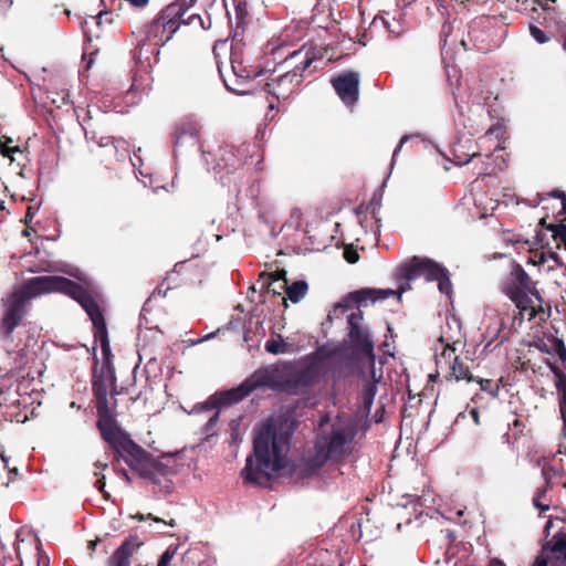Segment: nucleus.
<instances>
[{
	"mask_svg": "<svg viewBox=\"0 0 566 566\" xmlns=\"http://www.w3.org/2000/svg\"><path fill=\"white\" fill-rule=\"evenodd\" d=\"M61 292L75 300L90 316L96 339H99L103 354L111 352L107 337V328L98 304L82 286L63 276H35L14 289L4 301V315L1 322V331L10 335L19 325L25 314V307L30 300L45 293Z\"/></svg>",
	"mask_w": 566,
	"mask_h": 566,
	"instance_id": "f257e3e1",
	"label": "nucleus"
},
{
	"mask_svg": "<svg viewBox=\"0 0 566 566\" xmlns=\"http://www.w3.org/2000/svg\"><path fill=\"white\" fill-rule=\"evenodd\" d=\"M289 433L275 432V420L269 418L255 428L253 454L247 459L241 475L248 483L261 484L286 465Z\"/></svg>",
	"mask_w": 566,
	"mask_h": 566,
	"instance_id": "f03ea898",
	"label": "nucleus"
},
{
	"mask_svg": "<svg viewBox=\"0 0 566 566\" xmlns=\"http://www.w3.org/2000/svg\"><path fill=\"white\" fill-rule=\"evenodd\" d=\"M363 313L359 308L350 312L347 316V323L349 328V339L357 353L366 355L369 360L374 364V342L370 337L368 329L361 324ZM371 378L366 381L363 390V405L361 415L367 417L370 413L375 397L377 395V385L382 378V373H377L375 366H371Z\"/></svg>",
	"mask_w": 566,
	"mask_h": 566,
	"instance_id": "7ed1b4c3",
	"label": "nucleus"
},
{
	"mask_svg": "<svg viewBox=\"0 0 566 566\" xmlns=\"http://www.w3.org/2000/svg\"><path fill=\"white\" fill-rule=\"evenodd\" d=\"M418 277L437 282L439 292L451 297L453 289L447 268L431 259L419 256H413L409 263L400 265L397 270L396 279L401 281L398 287L399 297L411 289L410 282Z\"/></svg>",
	"mask_w": 566,
	"mask_h": 566,
	"instance_id": "20e7f679",
	"label": "nucleus"
},
{
	"mask_svg": "<svg viewBox=\"0 0 566 566\" xmlns=\"http://www.w3.org/2000/svg\"><path fill=\"white\" fill-rule=\"evenodd\" d=\"M317 60L311 48L302 46L290 53L281 64L283 72L266 83L268 92L277 99L286 98L302 82L303 73Z\"/></svg>",
	"mask_w": 566,
	"mask_h": 566,
	"instance_id": "39448f33",
	"label": "nucleus"
},
{
	"mask_svg": "<svg viewBox=\"0 0 566 566\" xmlns=\"http://www.w3.org/2000/svg\"><path fill=\"white\" fill-rule=\"evenodd\" d=\"M354 437V428L348 421L342 419L334 421L329 431L323 432L317 437L315 453L310 459L311 468H321L328 460L338 458L345 452Z\"/></svg>",
	"mask_w": 566,
	"mask_h": 566,
	"instance_id": "423d86ee",
	"label": "nucleus"
},
{
	"mask_svg": "<svg viewBox=\"0 0 566 566\" xmlns=\"http://www.w3.org/2000/svg\"><path fill=\"white\" fill-rule=\"evenodd\" d=\"M187 11V9H184V4L181 2L169 4L165 10H163L160 17L149 25V38H158L161 32L163 34L156 44L160 42V44L164 45L172 38L174 33L181 24H198L201 30H209L211 28V20L209 17L207 21L196 13H191L185 18Z\"/></svg>",
	"mask_w": 566,
	"mask_h": 566,
	"instance_id": "0eeeda50",
	"label": "nucleus"
},
{
	"mask_svg": "<svg viewBox=\"0 0 566 566\" xmlns=\"http://www.w3.org/2000/svg\"><path fill=\"white\" fill-rule=\"evenodd\" d=\"M317 376L318 366L312 360L284 364V392L300 394L311 386Z\"/></svg>",
	"mask_w": 566,
	"mask_h": 566,
	"instance_id": "6e6552de",
	"label": "nucleus"
},
{
	"mask_svg": "<svg viewBox=\"0 0 566 566\" xmlns=\"http://www.w3.org/2000/svg\"><path fill=\"white\" fill-rule=\"evenodd\" d=\"M115 450L127 465L144 478L151 479L153 470L159 465L154 458L128 437Z\"/></svg>",
	"mask_w": 566,
	"mask_h": 566,
	"instance_id": "1a4fd4ad",
	"label": "nucleus"
},
{
	"mask_svg": "<svg viewBox=\"0 0 566 566\" xmlns=\"http://www.w3.org/2000/svg\"><path fill=\"white\" fill-rule=\"evenodd\" d=\"M253 392L250 382L245 379L239 386L211 396L206 402L196 405L190 413L210 412L220 406H229L242 401Z\"/></svg>",
	"mask_w": 566,
	"mask_h": 566,
	"instance_id": "9d476101",
	"label": "nucleus"
},
{
	"mask_svg": "<svg viewBox=\"0 0 566 566\" xmlns=\"http://www.w3.org/2000/svg\"><path fill=\"white\" fill-rule=\"evenodd\" d=\"M436 365L439 370L446 371L447 380H473L469 368L459 360L455 349L450 345H446L442 353L436 357Z\"/></svg>",
	"mask_w": 566,
	"mask_h": 566,
	"instance_id": "9b49d317",
	"label": "nucleus"
},
{
	"mask_svg": "<svg viewBox=\"0 0 566 566\" xmlns=\"http://www.w3.org/2000/svg\"><path fill=\"white\" fill-rule=\"evenodd\" d=\"M247 379L253 391L262 388L284 391V364L261 367Z\"/></svg>",
	"mask_w": 566,
	"mask_h": 566,
	"instance_id": "f8f14e48",
	"label": "nucleus"
},
{
	"mask_svg": "<svg viewBox=\"0 0 566 566\" xmlns=\"http://www.w3.org/2000/svg\"><path fill=\"white\" fill-rule=\"evenodd\" d=\"M331 83L343 103L353 106L357 102L359 85L357 73L345 72L337 77H333Z\"/></svg>",
	"mask_w": 566,
	"mask_h": 566,
	"instance_id": "ddd939ff",
	"label": "nucleus"
},
{
	"mask_svg": "<svg viewBox=\"0 0 566 566\" xmlns=\"http://www.w3.org/2000/svg\"><path fill=\"white\" fill-rule=\"evenodd\" d=\"M199 149V126L192 120L182 122L175 133V153Z\"/></svg>",
	"mask_w": 566,
	"mask_h": 566,
	"instance_id": "4468645a",
	"label": "nucleus"
},
{
	"mask_svg": "<svg viewBox=\"0 0 566 566\" xmlns=\"http://www.w3.org/2000/svg\"><path fill=\"white\" fill-rule=\"evenodd\" d=\"M548 546L554 559L551 565L547 557L542 554L536 557L532 566H566V534L562 532L555 534Z\"/></svg>",
	"mask_w": 566,
	"mask_h": 566,
	"instance_id": "2eb2a0df",
	"label": "nucleus"
},
{
	"mask_svg": "<svg viewBox=\"0 0 566 566\" xmlns=\"http://www.w3.org/2000/svg\"><path fill=\"white\" fill-rule=\"evenodd\" d=\"M504 326L505 322L503 313L494 308L486 310L483 319V342H485V349L499 338Z\"/></svg>",
	"mask_w": 566,
	"mask_h": 566,
	"instance_id": "dca6fc26",
	"label": "nucleus"
},
{
	"mask_svg": "<svg viewBox=\"0 0 566 566\" xmlns=\"http://www.w3.org/2000/svg\"><path fill=\"white\" fill-rule=\"evenodd\" d=\"M98 416L97 427L103 439L116 449L127 436L119 430L113 418L107 413V410L98 407Z\"/></svg>",
	"mask_w": 566,
	"mask_h": 566,
	"instance_id": "f3484780",
	"label": "nucleus"
},
{
	"mask_svg": "<svg viewBox=\"0 0 566 566\" xmlns=\"http://www.w3.org/2000/svg\"><path fill=\"white\" fill-rule=\"evenodd\" d=\"M143 542L138 536H129L122 545L114 552L109 558V566H130V557L139 547Z\"/></svg>",
	"mask_w": 566,
	"mask_h": 566,
	"instance_id": "a211bd4d",
	"label": "nucleus"
},
{
	"mask_svg": "<svg viewBox=\"0 0 566 566\" xmlns=\"http://www.w3.org/2000/svg\"><path fill=\"white\" fill-rule=\"evenodd\" d=\"M397 294L396 291L390 289L385 290H375V289H363L353 294L355 301L359 304H366L368 301L376 302L380 300H386L392 295Z\"/></svg>",
	"mask_w": 566,
	"mask_h": 566,
	"instance_id": "6ab92c4d",
	"label": "nucleus"
},
{
	"mask_svg": "<svg viewBox=\"0 0 566 566\" xmlns=\"http://www.w3.org/2000/svg\"><path fill=\"white\" fill-rule=\"evenodd\" d=\"M505 294L515 303L516 307L526 311L530 307L531 298L526 290L512 287L511 284L505 286Z\"/></svg>",
	"mask_w": 566,
	"mask_h": 566,
	"instance_id": "aec40b11",
	"label": "nucleus"
},
{
	"mask_svg": "<svg viewBox=\"0 0 566 566\" xmlns=\"http://www.w3.org/2000/svg\"><path fill=\"white\" fill-rule=\"evenodd\" d=\"M286 272L284 270L276 271L275 273H261L259 283L262 285V287L271 289L273 284H279V289H285L286 286V280H285Z\"/></svg>",
	"mask_w": 566,
	"mask_h": 566,
	"instance_id": "412c9836",
	"label": "nucleus"
},
{
	"mask_svg": "<svg viewBox=\"0 0 566 566\" xmlns=\"http://www.w3.org/2000/svg\"><path fill=\"white\" fill-rule=\"evenodd\" d=\"M546 229L552 233L553 242L559 250L566 251V224H547Z\"/></svg>",
	"mask_w": 566,
	"mask_h": 566,
	"instance_id": "4be33fe9",
	"label": "nucleus"
},
{
	"mask_svg": "<svg viewBox=\"0 0 566 566\" xmlns=\"http://www.w3.org/2000/svg\"><path fill=\"white\" fill-rule=\"evenodd\" d=\"M307 289L305 281H297L290 286H285L286 295L292 303L300 302L306 295Z\"/></svg>",
	"mask_w": 566,
	"mask_h": 566,
	"instance_id": "5701e85b",
	"label": "nucleus"
},
{
	"mask_svg": "<svg viewBox=\"0 0 566 566\" xmlns=\"http://www.w3.org/2000/svg\"><path fill=\"white\" fill-rule=\"evenodd\" d=\"M264 348L268 353L273 355L285 354L289 350V344L279 335L265 342Z\"/></svg>",
	"mask_w": 566,
	"mask_h": 566,
	"instance_id": "b1692460",
	"label": "nucleus"
},
{
	"mask_svg": "<svg viewBox=\"0 0 566 566\" xmlns=\"http://www.w3.org/2000/svg\"><path fill=\"white\" fill-rule=\"evenodd\" d=\"M378 21H380L382 23V25L386 27L387 30L390 33H392L395 36H399L403 31L401 23L396 19H392V21H389L388 19L380 17V18H376L374 20V23H377Z\"/></svg>",
	"mask_w": 566,
	"mask_h": 566,
	"instance_id": "393cba45",
	"label": "nucleus"
},
{
	"mask_svg": "<svg viewBox=\"0 0 566 566\" xmlns=\"http://www.w3.org/2000/svg\"><path fill=\"white\" fill-rule=\"evenodd\" d=\"M201 413L202 412H200L199 415H201ZM209 413H211V415L208 416L207 423L203 427V433L206 434L207 438L213 437L216 434V427H217V422L219 419L218 410L214 409L213 411H210Z\"/></svg>",
	"mask_w": 566,
	"mask_h": 566,
	"instance_id": "a878e982",
	"label": "nucleus"
},
{
	"mask_svg": "<svg viewBox=\"0 0 566 566\" xmlns=\"http://www.w3.org/2000/svg\"><path fill=\"white\" fill-rule=\"evenodd\" d=\"M557 390L563 394V398L559 401V409L563 418L565 419L566 412V378L559 377L556 384Z\"/></svg>",
	"mask_w": 566,
	"mask_h": 566,
	"instance_id": "bb28decb",
	"label": "nucleus"
},
{
	"mask_svg": "<svg viewBox=\"0 0 566 566\" xmlns=\"http://www.w3.org/2000/svg\"><path fill=\"white\" fill-rule=\"evenodd\" d=\"M515 280L518 283V289L527 290L531 283V279L528 274L521 268H518L514 273ZM514 287H517L515 285Z\"/></svg>",
	"mask_w": 566,
	"mask_h": 566,
	"instance_id": "cd10ccee",
	"label": "nucleus"
},
{
	"mask_svg": "<svg viewBox=\"0 0 566 566\" xmlns=\"http://www.w3.org/2000/svg\"><path fill=\"white\" fill-rule=\"evenodd\" d=\"M481 387V390L490 394L492 397H496L500 391V387L496 384H493L490 379H479L478 380Z\"/></svg>",
	"mask_w": 566,
	"mask_h": 566,
	"instance_id": "c85d7f7f",
	"label": "nucleus"
},
{
	"mask_svg": "<svg viewBox=\"0 0 566 566\" xmlns=\"http://www.w3.org/2000/svg\"><path fill=\"white\" fill-rule=\"evenodd\" d=\"M31 354L28 350H21L15 357H14V365L15 368L21 371L24 369V367L28 365L29 360L31 359Z\"/></svg>",
	"mask_w": 566,
	"mask_h": 566,
	"instance_id": "c756f323",
	"label": "nucleus"
},
{
	"mask_svg": "<svg viewBox=\"0 0 566 566\" xmlns=\"http://www.w3.org/2000/svg\"><path fill=\"white\" fill-rule=\"evenodd\" d=\"M545 494L546 490H542L533 499V505L542 512L549 510V503L544 501Z\"/></svg>",
	"mask_w": 566,
	"mask_h": 566,
	"instance_id": "7c9ffc66",
	"label": "nucleus"
},
{
	"mask_svg": "<svg viewBox=\"0 0 566 566\" xmlns=\"http://www.w3.org/2000/svg\"><path fill=\"white\" fill-rule=\"evenodd\" d=\"M530 33L533 36V39L539 44L546 43L548 41V36L546 35V33L536 25L530 27Z\"/></svg>",
	"mask_w": 566,
	"mask_h": 566,
	"instance_id": "2f4dec72",
	"label": "nucleus"
},
{
	"mask_svg": "<svg viewBox=\"0 0 566 566\" xmlns=\"http://www.w3.org/2000/svg\"><path fill=\"white\" fill-rule=\"evenodd\" d=\"M536 2L538 3V6L542 7V9L546 12V17L545 19L546 20H553L554 19V14L556 13L555 12V9L549 4V3H554L556 2V0H536Z\"/></svg>",
	"mask_w": 566,
	"mask_h": 566,
	"instance_id": "473e14b6",
	"label": "nucleus"
},
{
	"mask_svg": "<svg viewBox=\"0 0 566 566\" xmlns=\"http://www.w3.org/2000/svg\"><path fill=\"white\" fill-rule=\"evenodd\" d=\"M38 541L34 538L32 545H34L35 549V556H36V566H50V559L49 557L41 552L38 543Z\"/></svg>",
	"mask_w": 566,
	"mask_h": 566,
	"instance_id": "72a5a7b5",
	"label": "nucleus"
},
{
	"mask_svg": "<svg viewBox=\"0 0 566 566\" xmlns=\"http://www.w3.org/2000/svg\"><path fill=\"white\" fill-rule=\"evenodd\" d=\"M95 396L97 398V408H102L106 410V398H107V391L106 388H102L101 386H97L94 388Z\"/></svg>",
	"mask_w": 566,
	"mask_h": 566,
	"instance_id": "f704fd0d",
	"label": "nucleus"
},
{
	"mask_svg": "<svg viewBox=\"0 0 566 566\" xmlns=\"http://www.w3.org/2000/svg\"><path fill=\"white\" fill-rule=\"evenodd\" d=\"M177 549L176 548H167L163 555L160 556V559L157 564V566H169L171 560L174 559L176 555Z\"/></svg>",
	"mask_w": 566,
	"mask_h": 566,
	"instance_id": "c9c22d12",
	"label": "nucleus"
},
{
	"mask_svg": "<svg viewBox=\"0 0 566 566\" xmlns=\"http://www.w3.org/2000/svg\"><path fill=\"white\" fill-rule=\"evenodd\" d=\"M134 518H136V520H138V521H145V520H147V518H151L154 522L163 523V524H165V525H169V526H175V525H176L175 520H170L169 522H166V521H164V520H161V518H159V517H155V516H153L151 514L144 515V514L138 513V514H136V515L134 516Z\"/></svg>",
	"mask_w": 566,
	"mask_h": 566,
	"instance_id": "e433bc0d",
	"label": "nucleus"
},
{
	"mask_svg": "<svg viewBox=\"0 0 566 566\" xmlns=\"http://www.w3.org/2000/svg\"><path fill=\"white\" fill-rule=\"evenodd\" d=\"M239 427H240L239 420L231 421L230 431H231V439H232L233 443H237L241 440Z\"/></svg>",
	"mask_w": 566,
	"mask_h": 566,
	"instance_id": "4c0bfd02",
	"label": "nucleus"
},
{
	"mask_svg": "<svg viewBox=\"0 0 566 566\" xmlns=\"http://www.w3.org/2000/svg\"><path fill=\"white\" fill-rule=\"evenodd\" d=\"M555 350L558 358L564 363L566 361V346L563 340L557 339L555 342Z\"/></svg>",
	"mask_w": 566,
	"mask_h": 566,
	"instance_id": "58836bf2",
	"label": "nucleus"
},
{
	"mask_svg": "<svg viewBox=\"0 0 566 566\" xmlns=\"http://www.w3.org/2000/svg\"><path fill=\"white\" fill-rule=\"evenodd\" d=\"M555 25L557 30L562 33V35L566 36V17L558 15L555 20Z\"/></svg>",
	"mask_w": 566,
	"mask_h": 566,
	"instance_id": "ea45409f",
	"label": "nucleus"
},
{
	"mask_svg": "<svg viewBox=\"0 0 566 566\" xmlns=\"http://www.w3.org/2000/svg\"><path fill=\"white\" fill-rule=\"evenodd\" d=\"M415 136H403L400 142H399V145L398 147L394 150V154H392V161L396 159V157L398 156L399 151L401 150L402 146L405 145V143H407L409 139L413 138Z\"/></svg>",
	"mask_w": 566,
	"mask_h": 566,
	"instance_id": "a19ab883",
	"label": "nucleus"
},
{
	"mask_svg": "<svg viewBox=\"0 0 566 566\" xmlns=\"http://www.w3.org/2000/svg\"><path fill=\"white\" fill-rule=\"evenodd\" d=\"M344 254H345V259L349 263H355L358 261V253L356 251L346 250Z\"/></svg>",
	"mask_w": 566,
	"mask_h": 566,
	"instance_id": "79ce46f5",
	"label": "nucleus"
},
{
	"mask_svg": "<svg viewBox=\"0 0 566 566\" xmlns=\"http://www.w3.org/2000/svg\"><path fill=\"white\" fill-rule=\"evenodd\" d=\"M235 15H237V23L238 25L240 24V22L243 20L244 18V11L243 9L241 8L240 4L235 6Z\"/></svg>",
	"mask_w": 566,
	"mask_h": 566,
	"instance_id": "37998d69",
	"label": "nucleus"
},
{
	"mask_svg": "<svg viewBox=\"0 0 566 566\" xmlns=\"http://www.w3.org/2000/svg\"><path fill=\"white\" fill-rule=\"evenodd\" d=\"M20 536H21V533H18L17 534V538H18V545H17V555L19 558H21V555H22V543L24 542L23 539H20Z\"/></svg>",
	"mask_w": 566,
	"mask_h": 566,
	"instance_id": "c03bdc74",
	"label": "nucleus"
},
{
	"mask_svg": "<svg viewBox=\"0 0 566 566\" xmlns=\"http://www.w3.org/2000/svg\"><path fill=\"white\" fill-rule=\"evenodd\" d=\"M470 415H471L472 419L474 420L475 424H479L480 423V417H479L478 409H472L470 411Z\"/></svg>",
	"mask_w": 566,
	"mask_h": 566,
	"instance_id": "a18cd8bd",
	"label": "nucleus"
},
{
	"mask_svg": "<svg viewBox=\"0 0 566 566\" xmlns=\"http://www.w3.org/2000/svg\"><path fill=\"white\" fill-rule=\"evenodd\" d=\"M133 6L144 7L147 4L148 0H128Z\"/></svg>",
	"mask_w": 566,
	"mask_h": 566,
	"instance_id": "49530a36",
	"label": "nucleus"
},
{
	"mask_svg": "<svg viewBox=\"0 0 566 566\" xmlns=\"http://www.w3.org/2000/svg\"><path fill=\"white\" fill-rule=\"evenodd\" d=\"M282 289H279V284H273L271 289H266L268 292H272L273 294H280Z\"/></svg>",
	"mask_w": 566,
	"mask_h": 566,
	"instance_id": "de8ad7c7",
	"label": "nucleus"
},
{
	"mask_svg": "<svg viewBox=\"0 0 566 566\" xmlns=\"http://www.w3.org/2000/svg\"><path fill=\"white\" fill-rule=\"evenodd\" d=\"M15 150H18V148H8V147H4V148H2V150H1V151H2V155H3V156H8V157H10V153L15 151Z\"/></svg>",
	"mask_w": 566,
	"mask_h": 566,
	"instance_id": "09e8293b",
	"label": "nucleus"
},
{
	"mask_svg": "<svg viewBox=\"0 0 566 566\" xmlns=\"http://www.w3.org/2000/svg\"><path fill=\"white\" fill-rule=\"evenodd\" d=\"M69 97H70L69 94L64 93L63 96L61 97V104H69L70 103Z\"/></svg>",
	"mask_w": 566,
	"mask_h": 566,
	"instance_id": "8fccbe9b",
	"label": "nucleus"
},
{
	"mask_svg": "<svg viewBox=\"0 0 566 566\" xmlns=\"http://www.w3.org/2000/svg\"><path fill=\"white\" fill-rule=\"evenodd\" d=\"M213 336H214V333H210V334L203 336L202 338H200L197 343H203V342L210 339Z\"/></svg>",
	"mask_w": 566,
	"mask_h": 566,
	"instance_id": "3c124183",
	"label": "nucleus"
},
{
	"mask_svg": "<svg viewBox=\"0 0 566 566\" xmlns=\"http://www.w3.org/2000/svg\"><path fill=\"white\" fill-rule=\"evenodd\" d=\"M552 526H553V521L548 520L545 525V531L547 532V534L549 533V530L552 528Z\"/></svg>",
	"mask_w": 566,
	"mask_h": 566,
	"instance_id": "603ef678",
	"label": "nucleus"
},
{
	"mask_svg": "<svg viewBox=\"0 0 566 566\" xmlns=\"http://www.w3.org/2000/svg\"><path fill=\"white\" fill-rule=\"evenodd\" d=\"M96 484H97L98 490L103 491V489H104V486H105L104 481H102V480H97V481H96Z\"/></svg>",
	"mask_w": 566,
	"mask_h": 566,
	"instance_id": "864d4df0",
	"label": "nucleus"
},
{
	"mask_svg": "<svg viewBox=\"0 0 566 566\" xmlns=\"http://www.w3.org/2000/svg\"><path fill=\"white\" fill-rule=\"evenodd\" d=\"M429 377H430L431 380L436 381V379L439 377V373L431 374Z\"/></svg>",
	"mask_w": 566,
	"mask_h": 566,
	"instance_id": "5fc2aeb1",
	"label": "nucleus"
},
{
	"mask_svg": "<svg viewBox=\"0 0 566 566\" xmlns=\"http://www.w3.org/2000/svg\"><path fill=\"white\" fill-rule=\"evenodd\" d=\"M32 216H33V214H32V212H31V209L29 208L28 213H27V216H25V219H27V220H28V219H32Z\"/></svg>",
	"mask_w": 566,
	"mask_h": 566,
	"instance_id": "6e6d98bb",
	"label": "nucleus"
},
{
	"mask_svg": "<svg viewBox=\"0 0 566 566\" xmlns=\"http://www.w3.org/2000/svg\"><path fill=\"white\" fill-rule=\"evenodd\" d=\"M560 197L563 199V207H564V209H566V196L562 195Z\"/></svg>",
	"mask_w": 566,
	"mask_h": 566,
	"instance_id": "4d7b16f0",
	"label": "nucleus"
},
{
	"mask_svg": "<svg viewBox=\"0 0 566 566\" xmlns=\"http://www.w3.org/2000/svg\"><path fill=\"white\" fill-rule=\"evenodd\" d=\"M490 566H504V564L501 562H494Z\"/></svg>",
	"mask_w": 566,
	"mask_h": 566,
	"instance_id": "13d9d810",
	"label": "nucleus"
},
{
	"mask_svg": "<svg viewBox=\"0 0 566 566\" xmlns=\"http://www.w3.org/2000/svg\"><path fill=\"white\" fill-rule=\"evenodd\" d=\"M123 475H124V478H125L127 481H129L128 473H127L125 470L123 471Z\"/></svg>",
	"mask_w": 566,
	"mask_h": 566,
	"instance_id": "bf43d9fd",
	"label": "nucleus"
},
{
	"mask_svg": "<svg viewBox=\"0 0 566 566\" xmlns=\"http://www.w3.org/2000/svg\"><path fill=\"white\" fill-rule=\"evenodd\" d=\"M1 460H2V462L7 465V460H6V458H4V457H2V459H1Z\"/></svg>",
	"mask_w": 566,
	"mask_h": 566,
	"instance_id": "052dcab7",
	"label": "nucleus"
},
{
	"mask_svg": "<svg viewBox=\"0 0 566 566\" xmlns=\"http://www.w3.org/2000/svg\"><path fill=\"white\" fill-rule=\"evenodd\" d=\"M12 3H13V0H10V2H9V7H10V6H12Z\"/></svg>",
	"mask_w": 566,
	"mask_h": 566,
	"instance_id": "680f3d73",
	"label": "nucleus"
},
{
	"mask_svg": "<svg viewBox=\"0 0 566 566\" xmlns=\"http://www.w3.org/2000/svg\"><path fill=\"white\" fill-rule=\"evenodd\" d=\"M196 0H189V3L192 4Z\"/></svg>",
	"mask_w": 566,
	"mask_h": 566,
	"instance_id": "e2e57ef3",
	"label": "nucleus"
}]
</instances>
